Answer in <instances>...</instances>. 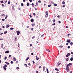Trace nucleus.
<instances>
[{
	"instance_id": "nucleus-35",
	"label": "nucleus",
	"mask_w": 73,
	"mask_h": 73,
	"mask_svg": "<svg viewBox=\"0 0 73 73\" xmlns=\"http://www.w3.org/2000/svg\"><path fill=\"white\" fill-rule=\"evenodd\" d=\"M56 25V23H54L53 24H52V25Z\"/></svg>"
},
{
	"instance_id": "nucleus-40",
	"label": "nucleus",
	"mask_w": 73,
	"mask_h": 73,
	"mask_svg": "<svg viewBox=\"0 0 73 73\" xmlns=\"http://www.w3.org/2000/svg\"><path fill=\"white\" fill-rule=\"evenodd\" d=\"M33 15H34V16H35L36 15V14L35 13H33Z\"/></svg>"
},
{
	"instance_id": "nucleus-42",
	"label": "nucleus",
	"mask_w": 73,
	"mask_h": 73,
	"mask_svg": "<svg viewBox=\"0 0 73 73\" xmlns=\"http://www.w3.org/2000/svg\"><path fill=\"white\" fill-rule=\"evenodd\" d=\"M59 47H60V48H62L63 46H59Z\"/></svg>"
},
{
	"instance_id": "nucleus-32",
	"label": "nucleus",
	"mask_w": 73,
	"mask_h": 73,
	"mask_svg": "<svg viewBox=\"0 0 73 73\" xmlns=\"http://www.w3.org/2000/svg\"><path fill=\"white\" fill-rule=\"evenodd\" d=\"M68 60H69V58H67L66 61H68Z\"/></svg>"
},
{
	"instance_id": "nucleus-63",
	"label": "nucleus",
	"mask_w": 73,
	"mask_h": 73,
	"mask_svg": "<svg viewBox=\"0 0 73 73\" xmlns=\"http://www.w3.org/2000/svg\"><path fill=\"white\" fill-rule=\"evenodd\" d=\"M31 31H33V28H32L31 29Z\"/></svg>"
},
{
	"instance_id": "nucleus-39",
	"label": "nucleus",
	"mask_w": 73,
	"mask_h": 73,
	"mask_svg": "<svg viewBox=\"0 0 73 73\" xmlns=\"http://www.w3.org/2000/svg\"><path fill=\"white\" fill-rule=\"evenodd\" d=\"M16 39H17V38H16L15 39V41H16Z\"/></svg>"
},
{
	"instance_id": "nucleus-45",
	"label": "nucleus",
	"mask_w": 73,
	"mask_h": 73,
	"mask_svg": "<svg viewBox=\"0 0 73 73\" xmlns=\"http://www.w3.org/2000/svg\"><path fill=\"white\" fill-rule=\"evenodd\" d=\"M16 68L17 69H19V67H17Z\"/></svg>"
},
{
	"instance_id": "nucleus-31",
	"label": "nucleus",
	"mask_w": 73,
	"mask_h": 73,
	"mask_svg": "<svg viewBox=\"0 0 73 73\" xmlns=\"http://www.w3.org/2000/svg\"><path fill=\"white\" fill-rule=\"evenodd\" d=\"M46 71L47 72H49V71H48V68H46Z\"/></svg>"
},
{
	"instance_id": "nucleus-64",
	"label": "nucleus",
	"mask_w": 73,
	"mask_h": 73,
	"mask_svg": "<svg viewBox=\"0 0 73 73\" xmlns=\"http://www.w3.org/2000/svg\"><path fill=\"white\" fill-rule=\"evenodd\" d=\"M71 54H73V53L72 52H71Z\"/></svg>"
},
{
	"instance_id": "nucleus-28",
	"label": "nucleus",
	"mask_w": 73,
	"mask_h": 73,
	"mask_svg": "<svg viewBox=\"0 0 73 73\" xmlns=\"http://www.w3.org/2000/svg\"><path fill=\"white\" fill-rule=\"evenodd\" d=\"M55 69L56 70H57V71H58V69L57 68H56Z\"/></svg>"
},
{
	"instance_id": "nucleus-6",
	"label": "nucleus",
	"mask_w": 73,
	"mask_h": 73,
	"mask_svg": "<svg viewBox=\"0 0 73 73\" xmlns=\"http://www.w3.org/2000/svg\"><path fill=\"white\" fill-rule=\"evenodd\" d=\"M5 53H9V51H7L5 52Z\"/></svg>"
},
{
	"instance_id": "nucleus-46",
	"label": "nucleus",
	"mask_w": 73,
	"mask_h": 73,
	"mask_svg": "<svg viewBox=\"0 0 73 73\" xmlns=\"http://www.w3.org/2000/svg\"><path fill=\"white\" fill-rule=\"evenodd\" d=\"M35 36H33L32 37V39H33V38H35Z\"/></svg>"
},
{
	"instance_id": "nucleus-27",
	"label": "nucleus",
	"mask_w": 73,
	"mask_h": 73,
	"mask_svg": "<svg viewBox=\"0 0 73 73\" xmlns=\"http://www.w3.org/2000/svg\"><path fill=\"white\" fill-rule=\"evenodd\" d=\"M52 5H48V7H50V6H51Z\"/></svg>"
},
{
	"instance_id": "nucleus-49",
	"label": "nucleus",
	"mask_w": 73,
	"mask_h": 73,
	"mask_svg": "<svg viewBox=\"0 0 73 73\" xmlns=\"http://www.w3.org/2000/svg\"><path fill=\"white\" fill-rule=\"evenodd\" d=\"M29 1L30 2H32V0H29Z\"/></svg>"
},
{
	"instance_id": "nucleus-10",
	"label": "nucleus",
	"mask_w": 73,
	"mask_h": 73,
	"mask_svg": "<svg viewBox=\"0 0 73 73\" xmlns=\"http://www.w3.org/2000/svg\"><path fill=\"white\" fill-rule=\"evenodd\" d=\"M3 67H4L5 68H6V67H7V65L6 64H5L4 65V66H3Z\"/></svg>"
},
{
	"instance_id": "nucleus-43",
	"label": "nucleus",
	"mask_w": 73,
	"mask_h": 73,
	"mask_svg": "<svg viewBox=\"0 0 73 73\" xmlns=\"http://www.w3.org/2000/svg\"><path fill=\"white\" fill-rule=\"evenodd\" d=\"M68 49H69V48H70V46H68Z\"/></svg>"
},
{
	"instance_id": "nucleus-4",
	"label": "nucleus",
	"mask_w": 73,
	"mask_h": 73,
	"mask_svg": "<svg viewBox=\"0 0 73 73\" xmlns=\"http://www.w3.org/2000/svg\"><path fill=\"white\" fill-rule=\"evenodd\" d=\"M45 16V17H46H46H48V14L47 13L46 14Z\"/></svg>"
},
{
	"instance_id": "nucleus-26",
	"label": "nucleus",
	"mask_w": 73,
	"mask_h": 73,
	"mask_svg": "<svg viewBox=\"0 0 73 73\" xmlns=\"http://www.w3.org/2000/svg\"><path fill=\"white\" fill-rule=\"evenodd\" d=\"M43 36H44V34L41 36V37H43Z\"/></svg>"
},
{
	"instance_id": "nucleus-2",
	"label": "nucleus",
	"mask_w": 73,
	"mask_h": 73,
	"mask_svg": "<svg viewBox=\"0 0 73 73\" xmlns=\"http://www.w3.org/2000/svg\"><path fill=\"white\" fill-rule=\"evenodd\" d=\"M16 32H17V35L18 36H19V35H20V31H17Z\"/></svg>"
},
{
	"instance_id": "nucleus-23",
	"label": "nucleus",
	"mask_w": 73,
	"mask_h": 73,
	"mask_svg": "<svg viewBox=\"0 0 73 73\" xmlns=\"http://www.w3.org/2000/svg\"><path fill=\"white\" fill-rule=\"evenodd\" d=\"M70 45H73V42H70Z\"/></svg>"
},
{
	"instance_id": "nucleus-5",
	"label": "nucleus",
	"mask_w": 73,
	"mask_h": 73,
	"mask_svg": "<svg viewBox=\"0 0 73 73\" xmlns=\"http://www.w3.org/2000/svg\"><path fill=\"white\" fill-rule=\"evenodd\" d=\"M8 27H9V25H7L6 27V28H7Z\"/></svg>"
},
{
	"instance_id": "nucleus-3",
	"label": "nucleus",
	"mask_w": 73,
	"mask_h": 73,
	"mask_svg": "<svg viewBox=\"0 0 73 73\" xmlns=\"http://www.w3.org/2000/svg\"><path fill=\"white\" fill-rule=\"evenodd\" d=\"M66 42H68V43H69L70 42V40L68 39L66 41Z\"/></svg>"
},
{
	"instance_id": "nucleus-36",
	"label": "nucleus",
	"mask_w": 73,
	"mask_h": 73,
	"mask_svg": "<svg viewBox=\"0 0 73 73\" xmlns=\"http://www.w3.org/2000/svg\"><path fill=\"white\" fill-rule=\"evenodd\" d=\"M54 6H57V4H54Z\"/></svg>"
},
{
	"instance_id": "nucleus-24",
	"label": "nucleus",
	"mask_w": 73,
	"mask_h": 73,
	"mask_svg": "<svg viewBox=\"0 0 73 73\" xmlns=\"http://www.w3.org/2000/svg\"><path fill=\"white\" fill-rule=\"evenodd\" d=\"M45 70V66H44L43 68V71Z\"/></svg>"
},
{
	"instance_id": "nucleus-14",
	"label": "nucleus",
	"mask_w": 73,
	"mask_h": 73,
	"mask_svg": "<svg viewBox=\"0 0 73 73\" xmlns=\"http://www.w3.org/2000/svg\"><path fill=\"white\" fill-rule=\"evenodd\" d=\"M73 57H72L71 58H70V61H73Z\"/></svg>"
},
{
	"instance_id": "nucleus-59",
	"label": "nucleus",
	"mask_w": 73,
	"mask_h": 73,
	"mask_svg": "<svg viewBox=\"0 0 73 73\" xmlns=\"http://www.w3.org/2000/svg\"><path fill=\"white\" fill-rule=\"evenodd\" d=\"M11 57V55H9V57Z\"/></svg>"
},
{
	"instance_id": "nucleus-57",
	"label": "nucleus",
	"mask_w": 73,
	"mask_h": 73,
	"mask_svg": "<svg viewBox=\"0 0 73 73\" xmlns=\"http://www.w3.org/2000/svg\"><path fill=\"white\" fill-rule=\"evenodd\" d=\"M23 2H25V0H23Z\"/></svg>"
},
{
	"instance_id": "nucleus-54",
	"label": "nucleus",
	"mask_w": 73,
	"mask_h": 73,
	"mask_svg": "<svg viewBox=\"0 0 73 73\" xmlns=\"http://www.w3.org/2000/svg\"><path fill=\"white\" fill-rule=\"evenodd\" d=\"M69 64L70 65H72V63H70Z\"/></svg>"
},
{
	"instance_id": "nucleus-48",
	"label": "nucleus",
	"mask_w": 73,
	"mask_h": 73,
	"mask_svg": "<svg viewBox=\"0 0 73 73\" xmlns=\"http://www.w3.org/2000/svg\"><path fill=\"white\" fill-rule=\"evenodd\" d=\"M29 16H30V17H32V16H31V15H30Z\"/></svg>"
},
{
	"instance_id": "nucleus-34",
	"label": "nucleus",
	"mask_w": 73,
	"mask_h": 73,
	"mask_svg": "<svg viewBox=\"0 0 73 73\" xmlns=\"http://www.w3.org/2000/svg\"><path fill=\"white\" fill-rule=\"evenodd\" d=\"M36 60H39V58H36Z\"/></svg>"
},
{
	"instance_id": "nucleus-55",
	"label": "nucleus",
	"mask_w": 73,
	"mask_h": 73,
	"mask_svg": "<svg viewBox=\"0 0 73 73\" xmlns=\"http://www.w3.org/2000/svg\"><path fill=\"white\" fill-rule=\"evenodd\" d=\"M67 65H68V66H70V65H69V64L68 65L67 64Z\"/></svg>"
},
{
	"instance_id": "nucleus-20",
	"label": "nucleus",
	"mask_w": 73,
	"mask_h": 73,
	"mask_svg": "<svg viewBox=\"0 0 73 73\" xmlns=\"http://www.w3.org/2000/svg\"><path fill=\"white\" fill-rule=\"evenodd\" d=\"M4 69L5 70H7V68L5 67H3Z\"/></svg>"
},
{
	"instance_id": "nucleus-50",
	"label": "nucleus",
	"mask_w": 73,
	"mask_h": 73,
	"mask_svg": "<svg viewBox=\"0 0 73 73\" xmlns=\"http://www.w3.org/2000/svg\"><path fill=\"white\" fill-rule=\"evenodd\" d=\"M48 11H46V12H45V13L46 14H47V13H48Z\"/></svg>"
},
{
	"instance_id": "nucleus-11",
	"label": "nucleus",
	"mask_w": 73,
	"mask_h": 73,
	"mask_svg": "<svg viewBox=\"0 0 73 73\" xmlns=\"http://www.w3.org/2000/svg\"><path fill=\"white\" fill-rule=\"evenodd\" d=\"M32 26H33V27H35V25L34 24H31Z\"/></svg>"
},
{
	"instance_id": "nucleus-37",
	"label": "nucleus",
	"mask_w": 73,
	"mask_h": 73,
	"mask_svg": "<svg viewBox=\"0 0 73 73\" xmlns=\"http://www.w3.org/2000/svg\"><path fill=\"white\" fill-rule=\"evenodd\" d=\"M0 2L1 3H3V1H0Z\"/></svg>"
},
{
	"instance_id": "nucleus-18",
	"label": "nucleus",
	"mask_w": 73,
	"mask_h": 73,
	"mask_svg": "<svg viewBox=\"0 0 73 73\" xmlns=\"http://www.w3.org/2000/svg\"><path fill=\"white\" fill-rule=\"evenodd\" d=\"M65 2H64V1H63V2H62V4H65Z\"/></svg>"
},
{
	"instance_id": "nucleus-19",
	"label": "nucleus",
	"mask_w": 73,
	"mask_h": 73,
	"mask_svg": "<svg viewBox=\"0 0 73 73\" xmlns=\"http://www.w3.org/2000/svg\"><path fill=\"white\" fill-rule=\"evenodd\" d=\"M21 6L23 7L24 6V4L23 3H21Z\"/></svg>"
},
{
	"instance_id": "nucleus-1",
	"label": "nucleus",
	"mask_w": 73,
	"mask_h": 73,
	"mask_svg": "<svg viewBox=\"0 0 73 73\" xmlns=\"http://www.w3.org/2000/svg\"><path fill=\"white\" fill-rule=\"evenodd\" d=\"M66 70L67 72H68V71H69V67L68 66V65H67L66 66Z\"/></svg>"
},
{
	"instance_id": "nucleus-62",
	"label": "nucleus",
	"mask_w": 73,
	"mask_h": 73,
	"mask_svg": "<svg viewBox=\"0 0 73 73\" xmlns=\"http://www.w3.org/2000/svg\"><path fill=\"white\" fill-rule=\"evenodd\" d=\"M2 6L3 7H4V4H2Z\"/></svg>"
},
{
	"instance_id": "nucleus-52",
	"label": "nucleus",
	"mask_w": 73,
	"mask_h": 73,
	"mask_svg": "<svg viewBox=\"0 0 73 73\" xmlns=\"http://www.w3.org/2000/svg\"><path fill=\"white\" fill-rule=\"evenodd\" d=\"M4 20H5V19H2V21H4Z\"/></svg>"
},
{
	"instance_id": "nucleus-12",
	"label": "nucleus",
	"mask_w": 73,
	"mask_h": 73,
	"mask_svg": "<svg viewBox=\"0 0 73 73\" xmlns=\"http://www.w3.org/2000/svg\"><path fill=\"white\" fill-rule=\"evenodd\" d=\"M10 3H11V0H9L8 4H10Z\"/></svg>"
},
{
	"instance_id": "nucleus-25",
	"label": "nucleus",
	"mask_w": 73,
	"mask_h": 73,
	"mask_svg": "<svg viewBox=\"0 0 73 73\" xmlns=\"http://www.w3.org/2000/svg\"><path fill=\"white\" fill-rule=\"evenodd\" d=\"M7 56H5V57L4 60H6V59H7Z\"/></svg>"
},
{
	"instance_id": "nucleus-56",
	"label": "nucleus",
	"mask_w": 73,
	"mask_h": 73,
	"mask_svg": "<svg viewBox=\"0 0 73 73\" xmlns=\"http://www.w3.org/2000/svg\"><path fill=\"white\" fill-rule=\"evenodd\" d=\"M2 27L3 28H5V27H4V26H3Z\"/></svg>"
},
{
	"instance_id": "nucleus-8",
	"label": "nucleus",
	"mask_w": 73,
	"mask_h": 73,
	"mask_svg": "<svg viewBox=\"0 0 73 73\" xmlns=\"http://www.w3.org/2000/svg\"><path fill=\"white\" fill-rule=\"evenodd\" d=\"M60 64H61V63H58L57 64V65H58V66H59V65H60Z\"/></svg>"
},
{
	"instance_id": "nucleus-7",
	"label": "nucleus",
	"mask_w": 73,
	"mask_h": 73,
	"mask_svg": "<svg viewBox=\"0 0 73 73\" xmlns=\"http://www.w3.org/2000/svg\"><path fill=\"white\" fill-rule=\"evenodd\" d=\"M13 60L14 61H15L16 60V58H15V57L13 58Z\"/></svg>"
},
{
	"instance_id": "nucleus-17",
	"label": "nucleus",
	"mask_w": 73,
	"mask_h": 73,
	"mask_svg": "<svg viewBox=\"0 0 73 73\" xmlns=\"http://www.w3.org/2000/svg\"><path fill=\"white\" fill-rule=\"evenodd\" d=\"M29 57H28L26 58V61H28V59H29Z\"/></svg>"
},
{
	"instance_id": "nucleus-41",
	"label": "nucleus",
	"mask_w": 73,
	"mask_h": 73,
	"mask_svg": "<svg viewBox=\"0 0 73 73\" xmlns=\"http://www.w3.org/2000/svg\"><path fill=\"white\" fill-rule=\"evenodd\" d=\"M33 64H35V61H33Z\"/></svg>"
},
{
	"instance_id": "nucleus-51",
	"label": "nucleus",
	"mask_w": 73,
	"mask_h": 73,
	"mask_svg": "<svg viewBox=\"0 0 73 73\" xmlns=\"http://www.w3.org/2000/svg\"><path fill=\"white\" fill-rule=\"evenodd\" d=\"M38 2L40 3H41V1L40 0L38 1Z\"/></svg>"
},
{
	"instance_id": "nucleus-53",
	"label": "nucleus",
	"mask_w": 73,
	"mask_h": 73,
	"mask_svg": "<svg viewBox=\"0 0 73 73\" xmlns=\"http://www.w3.org/2000/svg\"><path fill=\"white\" fill-rule=\"evenodd\" d=\"M65 7V5H64L63 6H62V7Z\"/></svg>"
},
{
	"instance_id": "nucleus-44",
	"label": "nucleus",
	"mask_w": 73,
	"mask_h": 73,
	"mask_svg": "<svg viewBox=\"0 0 73 73\" xmlns=\"http://www.w3.org/2000/svg\"><path fill=\"white\" fill-rule=\"evenodd\" d=\"M36 73H38V71H36Z\"/></svg>"
},
{
	"instance_id": "nucleus-13",
	"label": "nucleus",
	"mask_w": 73,
	"mask_h": 73,
	"mask_svg": "<svg viewBox=\"0 0 73 73\" xmlns=\"http://www.w3.org/2000/svg\"><path fill=\"white\" fill-rule=\"evenodd\" d=\"M25 66H26V68L28 67V66L27 65V64H25Z\"/></svg>"
},
{
	"instance_id": "nucleus-61",
	"label": "nucleus",
	"mask_w": 73,
	"mask_h": 73,
	"mask_svg": "<svg viewBox=\"0 0 73 73\" xmlns=\"http://www.w3.org/2000/svg\"><path fill=\"white\" fill-rule=\"evenodd\" d=\"M66 28H68V27L67 26H66Z\"/></svg>"
},
{
	"instance_id": "nucleus-60",
	"label": "nucleus",
	"mask_w": 73,
	"mask_h": 73,
	"mask_svg": "<svg viewBox=\"0 0 73 73\" xmlns=\"http://www.w3.org/2000/svg\"><path fill=\"white\" fill-rule=\"evenodd\" d=\"M58 23H61V22L60 21H59Z\"/></svg>"
},
{
	"instance_id": "nucleus-9",
	"label": "nucleus",
	"mask_w": 73,
	"mask_h": 73,
	"mask_svg": "<svg viewBox=\"0 0 73 73\" xmlns=\"http://www.w3.org/2000/svg\"><path fill=\"white\" fill-rule=\"evenodd\" d=\"M31 22H33L34 20H33V19H31Z\"/></svg>"
},
{
	"instance_id": "nucleus-58",
	"label": "nucleus",
	"mask_w": 73,
	"mask_h": 73,
	"mask_svg": "<svg viewBox=\"0 0 73 73\" xmlns=\"http://www.w3.org/2000/svg\"><path fill=\"white\" fill-rule=\"evenodd\" d=\"M28 65H31V63H29Z\"/></svg>"
},
{
	"instance_id": "nucleus-38",
	"label": "nucleus",
	"mask_w": 73,
	"mask_h": 73,
	"mask_svg": "<svg viewBox=\"0 0 73 73\" xmlns=\"http://www.w3.org/2000/svg\"><path fill=\"white\" fill-rule=\"evenodd\" d=\"M11 64H13V61H11Z\"/></svg>"
},
{
	"instance_id": "nucleus-29",
	"label": "nucleus",
	"mask_w": 73,
	"mask_h": 73,
	"mask_svg": "<svg viewBox=\"0 0 73 73\" xmlns=\"http://www.w3.org/2000/svg\"><path fill=\"white\" fill-rule=\"evenodd\" d=\"M67 55L68 56H70V53H69Z\"/></svg>"
},
{
	"instance_id": "nucleus-15",
	"label": "nucleus",
	"mask_w": 73,
	"mask_h": 73,
	"mask_svg": "<svg viewBox=\"0 0 73 73\" xmlns=\"http://www.w3.org/2000/svg\"><path fill=\"white\" fill-rule=\"evenodd\" d=\"M5 63L6 64H7V65H9V63L7 62H5Z\"/></svg>"
},
{
	"instance_id": "nucleus-21",
	"label": "nucleus",
	"mask_w": 73,
	"mask_h": 73,
	"mask_svg": "<svg viewBox=\"0 0 73 73\" xmlns=\"http://www.w3.org/2000/svg\"><path fill=\"white\" fill-rule=\"evenodd\" d=\"M10 29V30H13V28L12 27V28H11Z\"/></svg>"
},
{
	"instance_id": "nucleus-47",
	"label": "nucleus",
	"mask_w": 73,
	"mask_h": 73,
	"mask_svg": "<svg viewBox=\"0 0 73 73\" xmlns=\"http://www.w3.org/2000/svg\"><path fill=\"white\" fill-rule=\"evenodd\" d=\"M68 55H66V57H68Z\"/></svg>"
},
{
	"instance_id": "nucleus-16",
	"label": "nucleus",
	"mask_w": 73,
	"mask_h": 73,
	"mask_svg": "<svg viewBox=\"0 0 73 73\" xmlns=\"http://www.w3.org/2000/svg\"><path fill=\"white\" fill-rule=\"evenodd\" d=\"M7 31H6L5 32H4V34H7Z\"/></svg>"
},
{
	"instance_id": "nucleus-30",
	"label": "nucleus",
	"mask_w": 73,
	"mask_h": 73,
	"mask_svg": "<svg viewBox=\"0 0 73 73\" xmlns=\"http://www.w3.org/2000/svg\"><path fill=\"white\" fill-rule=\"evenodd\" d=\"M31 5H32V7H34V4H33V3H32V4H31Z\"/></svg>"
},
{
	"instance_id": "nucleus-22",
	"label": "nucleus",
	"mask_w": 73,
	"mask_h": 73,
	"mask_svg": "<svg viewBox=\"0 0 73 73\" xmlns=\"http://www.w3.org/2000/svg\"><path fill=\"white\" fill-rule=\"evenodd\" d=\"M27 6H29V3H27Z\"/></svg>"
},
{
	"instance_id": "nucleus-33",
	"label": "nucleus",
	"mask_w": 73,
	"mask_h": 73,
	"mask_svg": "<svg viewBox=\"0 0 73 73\" xmlns=\"http://www.w3.org/2000/svg\"><path fill=\"white\" fill-rule=\"evenodd\" d=\"M53 23H55V20L53 19Z\"/></svg>"
}]
</instances>
